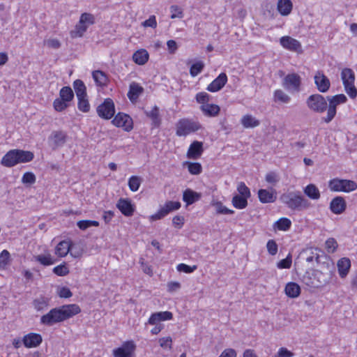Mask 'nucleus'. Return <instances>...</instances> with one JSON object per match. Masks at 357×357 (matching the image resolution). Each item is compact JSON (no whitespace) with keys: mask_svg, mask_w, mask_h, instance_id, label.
I'll list each match as a JSON object with an SVG mask.
<instances>
[{"mask_svg":"<svg viewBox=\"0 0 357 357\" xmlns=\"http://www.w3.org/2000/svg\"><path fill=\"white\" fill-rule=\"evenodd\" d=\"M79 312H81V309L77 304L63 305L52 308L48 313L43 315L40 318V324L51 326L67 320Z\"/></svg>","mask_w":357,"mask_h":357,"instance_id":"1","label":"nucleus"},{"mask_svg":"<svg viewBox=\"0 0 357 357\" xmlns=\"http://www.w3.org/2000/svg\"><path fill=\"white\" fill-rule=\"evenodd\" d=\"M334 271L335 266L333 264L329 261H323L321 269L313 271V275L316 280L311 282L309 281V279H305L307 280L306 285L312 288L324 287L331 282L334 275Z\"/></svg>","mask_w":357,"mask_h":357,"instance_id":"2","label":"nucleus"},{"mask_svg":"<svg viewBox=\"0 0 357 357\" xmlns=\"http://www.w3.org/2000/svg\"><path fill=\"white\" fill-rule=\"evenodd\" d=\"M280 200L289 208L294 211L307 209L311 206L310 202L298 191L284 193L280 196Z\"/></svg>","mask_w":357,"mask_h":357,"instance_id":"3","label":"nucleus"},{"mask_svg":"<svg viewBox=\"0 0 357 357\" xmlns=\"http://www.w3.org/2000/svg\"><path fill=\"white\" fill-rule=\"evenodd\" d=\"M328 103L327 114L326 116L321 118V121L326 123H329L333 121L337 114V107L340 105L345 103L347 100V98L344 94H337L333 96H326Z\"/></svg>","mask_w":357,"mask_h":357,"instance_id":"4","label":"nucleus"},{"mask_svg":"<svg viewBox=\"0 0 357 357\" xmlns=\"http://www.w3.org/2000/svg\"><path fill=\"white\" fill-rule=\"evenodd\" d=\"M176 135L178 137L187 136L202 128V125L198 122L190 119H181L176 124Z\"/></svg>","mask_w":357,"mask_h":357,"instance_id":"5","label":"nucleus"},{"mask_svg":"<svg viewBox=\"0 0 357 357\" xmlns=\"http://www.w3.org/2000/svg\"><path fill=\"white\" fill-rule=\"evenodd\" d=\"M305 104L310 111L318 114L324 113L328 107L326 98L319 93H314L308 96Z\"/></svg>","mask_w":357,"mask_h":357,"instance_id":"6","label":"nucleus"},{"mask_svg":"<svg viewBox=\"0 0 357 357\" xmlns=\"http://www.w3.org/2000/svg\"><path fill=\"white\" fill-rule=\"evenodd\" d=\"M74 98V93L70 86H63L59 91V98L53 102L54 108L57 112H62L69 107V102Z\"/></svg>","mask_w":357,"mask_h":357,"instance_id":"7","label":"nucleus"},{"mask_svg":"<svg viewBox=\"0 0 357 357\" xmlns=\"http://www.w3.org/2000/svg\"><path fill=\"white\" fill-rule=\"evenodd\" d=\"M328 188L333 192H350L357 189V183L352 180L335 178L329 181Z\"/></svg>","mask_w":357,"mask_h":357,"instance_id":"8","label":"nucleus"},{"mask_svg":"<svg viewBox=\"0 0 357 357\" xmlns=\"http://www.w3.org/2000/svg\"><path fill=\"white\" fill-rule=\"evenodd\" d=\"M181 206L179 202L167 201L165 202L164 206H161L160 208L155 213L151 215L149 217L150 220L156 221L162 219L169 213L178 210Z\"/></svg>","mask_w":357,"mask_h":357,"instance_id":"9","label":"nucleus"},{"mask_svg":"<svg viewBox=\"0 0 357 357\" xmlns=\"http://www.w3.org/2000/svg\"><path fill=\"white\" fill-rule=\"evenodd\" d=\"M98 115L103 119H110L113 117L115 113V106L114 101L111 98H106L97 109Z\"/></svg>","mask_w":357,"mask_h":357,"instance_id":"10","label":"nucleus"},{"mask_svg":"<svg viewBox=\"0 0 357 357\" xmlns=\"http://www.w3.org/2000/svg\"><path fill=\"white\" fill-rule=\"evenodd\" d=\"M112 123L118 128H122L125 131L130 132L133 128L132 118L123 112H119L112 121Z\"/></svg>","mask_w":357,"mask_h":357,"instance_id":"11","label":"nucleus"},{"mask_svg":"<svg viewBox=\"0 0 357 357\" xmlns=\"http://www.w3.org/2000/svg\"><path fill=\"white\" fill-rule=\"evenodd\" d=\"M136 346L132 341L125 342L121 347L113 350L114 357H134Z\"/></svg>","mask_w":357,"mask_h":357,"instance_id":"12","label":"nucleus"},{"mask_svg":"<svg viewBox=\"0 0 357 357\" xmlns=\"http://www.w3.org/2000/svg\"><path fill=\"white\" fill-rule=\"evenodd\" d=\"M301 84V77L296 73L288 74L283 79V86L289 91H298Z\"/></svg>","mask_w":357,"mask_h":357,"instance_id":"13","label":"nucleus"},{"mask_svg":"<svg viewBox=\"0 0 357 357\" xmlns=\"http://www.w3.org/2000/svg\"><path fill=\"white\" fill-rule=\"evenodd\" d=\"M116 206L121 213L126 217L132 216L135 210V205L128 198H120Z\"/></svg>","mask_w":357,"mask_h":357,"instance_id":"14","label":"nucleus"},{"mask_svg":"<svg viewBox=\"0 0 357 357\" xmlns=\"http://www.w3.org/2000/svg\"><path fill=\"white\" fill-rule=\"evenodd\" d=\"M314 84L320 93H326L331 86L329 79L321 71H317L314 77Z\"/></svg>","mask_w":357,"mask_h":357,"instance_id":"15","label":"nucleus"},{"mask_svg":"<svg viewBox=\"0 0 357 357\" xmlns=\"http://www.w3.org/2000/svg\"><path fill=\"white\" fill-rule=\"evenodd\" d=\"M67 139V134L63 130L53 131L49 137V141L52 142V147L56 149L63 146Z\"/></svg>","mask_w":357,"mask_h":357,"instance_id":"16","label":"nucleus"},{"mask_svg":"<svg viewBox=\"0 0 357 357\" xmlns=\"http://www.w3.org/2000/svg\"><path fill=\"white\" fill-rule=\"evenodd\" d=\"M329 208L333 213L336 215L344 213L347 208V202L344 198L341 196L334 197L330 202Z\"/></svg>","mask_w":357,"mask_h":357,"instance_id":"17","label":"nucleus"},{"mask_svg":"<svg viewBox=\"0 0 357 357\" xmlns=\"http://www.w3.org/2000/svg\"><path fill=\"white\" fill-rule=\"evenodd\" d=\"M42 342V336L39 333H30L24 335L22 338L23 344L26 348L37 347Z\"/></svg>","mask_w":357,"mask_h":357,"instance_id":"18","label":"nucleus"},{"mask_svg":"<svg viewBox=\"0 0 357 357\" xmlns=\"http://www.w3.org/2000/svg\"><path fill=\"white\" fill-rule=\"evenodd\" d=\"M227 82V76L226 73H222L208 85L206 89L210 92H217L225 86Z\"/></svg>","mask_w":357,"mask_h":357,"instance_id":"19","label":"nucleus"},{"mask_svg":"<svg viewBox=\"0 0 357 357\" xmlns=\"http://www.w3.org/2000/svg\"><path fill=\"white\" fill-rule=\"evenodd\" d=\"M203 151V143L199 141H194L188 148L187 157L190 159L196 160L201 156Z\"/></svg>","mask_w":357,"mask_h":357,"instance_id":"20","label":"nucleus"},{"mask_svg":"<svg viewBox=\"0 0 357 357\" xmlns=\"http://www.w3.org/2000/svg\"><path fill=\"white\" fill-rule=\"evenodd\" d=\"M73 243L71 241H61L55 248V254L59 257H66L73 250Z\"/></svg>","mask_w":357,"mask_h":357,"instance_id":"21","label":"nucleus"},{"mask_svg":"<svg viewBox=\"0 0 357 357\" xmlns=\"http://www.w3.org/2000/svg\"><path fill=\"white\" fill-rule=\"evenodd\" d=\"M258 197L263 204L273 203L277 199L275 190L273 188L271 191L265 189L259 190Z\"/></svg>","mask_w":357,"mask_h":357,"instance_id":"22","label":"nucleus"},{"mask_svg":"<svg viewBox=\"0 0 357 357\" xmlns=\"http://www.w3.org/2000/svg\"><path fill=\"white\" fill-rule=\"evenodd\" d=\"M280 42L283 47L291 51L296 52L301 48L300 42L290 36H282Z\"/></svg>","mask_w":357,"mask_h":357,"instance_id":"23","label":"nucleus"},{"mask_svg":"<svg viewBox=\"0 0 357 357\" xmlns=\"http://www.w3.org/2000/svg\"><path fill=\"white\" fill-rule=\"evenodd\" d=\"M173 317V314L169 311L158 312L153 313L149 319L148 323L151 325H155L161 321L170 320Z\"/></svg>","mask_w":357,"mask_h":357,"instance_id":"24","label":"nucleus"},{"mask_svg":"<svg viewBox=\"0 0 357 357\" xmlns=\"http://www.w3.org/2000/svg\"><path fill=\"white\" fill-rule=\"evenodd\" d=\"M17 164L15 149L8 151L1 160V165L6 167H13Z\"/></svg>","mask_w":357,"mask_h":357,"instance_id":"25","label":"nucleus"},{"mask_svg":"<svg viewBox=\"0 0 357 357\" xmlns=\"http://www.w3.org/2000/svg\"><path fill=\"white\" fill-rule=\"evenodd\" d=\"M202 197V194L197 192L192 189L188 188L183 192V200L187 206L191 205L199 201Z\"/></svg>","mask_w":357,"mask_h":357,"instance_id":"26","label":"nucleus"},{"mask_svg":"<svg viewBox=\"0 0 357 357\" xmlns=\"http://www.w3.org/2000/svg\"><path fill=\"white\" fill-rule=\"evenodd\" d=\"M337 266L340 278H344L349 272L351 261L347 257L341 258L337 261Z\"/></svg>","mask_w":357,"mask_h":357,"instance_id":"27","label":"nucleus"},{"mask_svg":"<svg viewBox=\"0 0 357 357\" xmlns=\"http://www.w3.org/2000/svg\"><path fill=\"white\" fill-rule=\"evenodd\" d=\"M144 92V88L136 82H132L129 86L128 97L130 101H136Z\"/></svg>","mask_w":357,"mask_h":357,"instance_id":"28","label":"nucleus"},{"mask_svg":"<svg viewBox=\"0 0 357 357\" xmlns=\"http://www.w3.org/2000/svg\"><path fill=\"white\" fill-rule=\"evenodd\" d=\"M147 117L152 121V125L155 128H159L161 124V118L160 116L159 107L155 105L150 111H145Z\"/></svg>","mask_w":357,"mask_h":357,"instance_id":"29","label":"nucleus"},{"mask_svg":"<svg viewBox=\"0 0 357 357\" xmlns=\"http://www.w3.org/2000/svg\"><path fill=\"white\" fill-rule=\"evenodd\" d=\"M200 109L202 111L205 116L213 117L218 115L220 111V107L218 105L215 104H206L202 105L200 107Z\"/></svg>","mask_w":357,"mask_h":357,"instance_id":"30","label":"nucleus"},{"mask_svg":"<svg viewBox=\"0 0 357 357\" xmlns=\"http://www.w3.org/2000/svg\"><path fill=\"white\" fill-rule=\"evenodd\" d=\"M15 153L18 164L31 162L34 158L33 153L29 151L15 149Z\"/></svg>","mask_w":357,"mask_h":357,"instance_id":"31","label":"nucleus"},{"mask_svg":"<svg viewBox=\"0 0 357 357\" xmlns=\"http://www.w3.org/2000/svg\"><path fill=\"white\" fill-rule=\"evenodd\" d=\"M285 294L289 298H297L301 294L300 286L294 282H289L286 284Z\"/></svg>","mask_w":357,"mask_h":357,"instance_id":"32","label":"nucleus"},{"mask_svg":"<svg viewBox=\"0 0 357 357\" xmlns=\"http://www.w3.org/2000/svg\"><path fill=\"white\" fill-rule=\"evenodd\" d=\"M149 58L148 52L144 49L136 51L132 55L134 62L138 65L145 64Z\"/></svg>","mask_w":357,"mask_h":357,"instance_id":"33","label":"nucleus"},{"mask_svg":"<svg viewBox=\"0 0 357 357\" xmlns=\"http://www.w3.org/2000/svg\"><path fill=\"white\" fill-rule=\"evenodd\" d=\"M293 7L291 0H279L277 8L278 12L283 16H287L291 12Z\"/></svg>","mask_w":357,"mask_h":357,"instance_id":"34","label":"nucleus"},{"mask_svg":"<svg viewBox=\"0 0 357 357\" xmlns=\"http://www.w3.org/2000/svg\"><path fill=\"white\" fill-rule=\"evenodd\" d=\"M305 195L311 199L317 200L320 198V192L318 188L312 183L308 184L303 189Z\"/></svg>","mask_w":357,"mask_h":357,"instance_id":"35","label":"nucleus"},{"mask_svg":"<svg viewBox=\"0 0 357 357\" xmlns=\"http://www.w3.org/2000/svg\"><path fill=\"white\" fill-rule=\"evenodd\" d=\"M92 77L97 86H105L107 85L108 78L103 71L99 70H94L92 73Z\"/></svg>","mask_w":357,"mask_h":357,"instance_id":"36","label":"nucleus"},{"mask_svg":"<svg viewBox=\"0 0 357 357\" xmlns=\"http://www.w3.org/2000/svg\"><path fill=\"white\" fill-rule=\"evenodd\" d=\"M241 122L243 126L245 128H255L260 124V121L250 114L243 116Z\"/></svg>","mask_w":357,"mask_h":357,"instance_id":"37","label":"nucleus"},{"mask_svg":"<svg viewBox=\"0 0 357 357\" xmlns=\"http://www.w3.org/2000/svg\"><path fill=\"white\" fill-rule=\"evenodd\" d=\"M73 88L75 89L77 98L87 97L86 87L81 79H76L73 82Z\"/></svg>","mask_w":357,"mask_h":357,"instance_id":"38","label":"nucleus"},{"mask_svg":"<svg viewBox=\"0 0 357 357\" xmlns=\"http://www.w3.org/2000/svg\"><path fill=\"white\" fill-rule=\"evenodd\" d=\"M291 226V220L287 218H281L273 225V228L280 231H287Z\"/></svg>","mask_w":357,"mask_h":357,"instance_id":"39","label":"nucleus"},{"mask_svg":"<svg viewBox=\"0 0 357 357\" xmlns=\"http://www.w3.org/2000/svg\"><path fill=\"white\" fill-rule=\"evenodd\" d=\"M341 78L343 85H346L347 83H354L355 75L351 69L346 68L342 70Z\"/></svg>","mask_w":357,"mask_h":357,"instance_id":"40","label":"nucleus"},{"mask_svg":"<svg viewBox=\"0 0 357 357\" xmlns=\"http://www.w3.org/2000/svg\"><path fill=\"white\" fill-rule=\"evenodd\" d=\"M232 205L237 209H243L248 206V198L235 195L232 197Z\"/></svg>","mask_w":357,"mask_h":357,"instance_id":"41","label":"nucleus"},{"mask_svg":"<svg viewBox=\"0 0 357 357\" xmlns=\"http://www.w3.org/2000/svg\"><path fill=\"white\" fill-rule=\"evenodd\" d=\"M211 204L215 207L216 213L218 214L231 215L234 213V211L233 210L227 208L220 201L213 200Z\"/></svg>","mask_w":357,"mask_h":357,"instance_id":"42","label":"nucleus"},{"mask_svg":"<svg viewBox=\"0 0 357 357\" xmlns=\"http://www.w3.org/2000/svg\"><path fill=\"white\" fill-rule=\"evenodd\" d=\"M34 259L35 261L45 266L54 264L56 261L55 259H52L50 254H47L46 255H39L34 256Z\"/></svg>","mask_w":357,"mask_h":357,"instance_id":"43","label":"nucleus"},{"mask_svg":"<svg viewBox=\"0 0 357 357\" xmlns=\"http://www.w3.org/2000/svg\"><path fill=\"white\" fill-rule=\"evenodd\" d=\"M87 29L88 26L86 24H81L79 22V23L75 26V29L70 31V36L73 38L82 37L84 35V33L86 31Z\"/></svg>","mask_w":357,"mask_h":357,"instance_id":"44","label":"nucleus"},{"mask_svg":"<svg viewBox=\"0 0 357 357\" xmlns=\"http://www.w3.org/2000/svg\"><path fill=\"white\" fill-rule=\"evenodd\" d=\"M99 222L96 220H82L77 222V225L81 230H86L91 227H98Z\"/></svg>","mask_w":357,"mask_h":357,"instance_id":"45","label":"nucleus"},{"mask_svg":"<svg viewBox=\"0 0 357 357\" xmlns=\"http://www.w3.org/2000/svg\"><path fill=\"white\" fill-rule=\"evenodd\" d=\"M204 68V63L202 61H197L192 64L190 68V74L192 77H196L202 73Z\"/></svg>","mask_w":357,"mask_h":357,"instance_id":"46","label":"nucleus"},{"mask_svg":"<svg viewBox=\"0 0 357 357\" xmlns=\"http://www.w3.org/2000/svg\"><path fill=\"white\" fill-rule=\"evenodd\" d=\"M33 306L37 311H42L47 308L48 302L44 297L34 299L33 301Z\"/></svg>","mask_w":357,"mask_h":357,"instance_id":"47","label":"nucleus"},{"mask_svg":"<svg viewBox=\"0 0 357 357\" xmlns=\"http://www.w3.org/2000/svg\"><path fill=\"white\" fill-rule=\"evenodd\" d=\"M10 255L7 250H3L0 253V268L4 269L10 263Z\"/></svg>","mask_w":357,"mask_h":357,"instance_id":"48","label":"nucleus"},{"mask_svg":"<svg viewBox=\"0 0 357 357\" xmlns=\"http://www.w3.org/2000/svg\"><path fill=\"white\" fill-rule=\"evenodd\" d=\"M188 169L191 174L198 175L202 172V167L199 162H187Z\"/></svg>","mask_w":357,"mask_h":357,"instance_id":"49","label":"nucleus"},{"mask_svg":"<svg viewBox=\"0 0 357 357\" xmlns=\"http://www.w3.org/2000/svg\"><path fill=\"white\" fill-rule=\"evenodd\" d=\"M141 184V181L139 177L137 176H132L128 179V186L131 191L136 192L139 190Z\"/></svg>","mask_w":357,"mask_h":357,"instance_id":"50","label":"nucleus"},{"mask_svg":"<svg viewBox=\"0 0 357 357\" xmlns=\"http://www.w3.org/2000/svg\"><path fill=\"white\" fill-rule=\"evenodd\" d=\"M78 103L77 107L82 112H88L90 110V105L87 97L77 98Z\"/></svg>","mask_w":357,"mask_h":357,"instance_id":"51","label":"nucleus"},{"mask_svg":"<svg viewBox=\"0 0 357 357\" xmlns=\"http://www.w3.org/2000/svg\"><path fill=\"white\" fill-rule=\"evenodd\" d=\"M237 191L238 192V196H242L248 199L250 198L251 196L250 189L246 186V185L243 182H240L238 184Z\"/></svg>","mask_w":357,"mask_h":357,"instance_id":"52","label":"nucleus"},{"mask_svg":"<svg viewBox=\"0 0 357 357\" xmlns=\"http://www.w3.org/2000/svg\"><path fill=\"white\" fill-rule=\"evenodd\" d=\"M53 273L59 276H65L69 273V269L64 262L62 264L55 266L53 268Z\"/></svg>","mask_w":357,"mask_h":357,"instance_id":"53","label":"nucleus"},{"mask_svg":"<svg viewBox=\"0 0 357 357\" xmlns=\"http://www.w3.org/2000/svg\"><path fill=\"white\" fill-rule=\"evenodd\" d=\"M79 22L81 24H86L87 26L93 24L95 22L94 16L91 13H82L79 18Z\"/></svg>","mask_w":357,"mask_h":357,"instance_id":"54","label":"nucleus"},{"mask_svg":"<svg viewBox=\"0 0 357 357\" xmlns=\"http://www.w3.org/2000/svg\"><path fill=\"white\" fill-rule=\"evenodd\" d=\"M292 257L289 253L286 258L279 261L277 264V267L280 269L289 268L291 266Z\"/></svg>","mask_w":357,"mask_h":357,"instance_id":"55","label":"nucleus"},{"mask_svg":"<svg viewBox=\"0 0 357 357\" xmlns=\"http://www.w3.org/2000/svg\"><path fill=\"white\" fill-rule=\"evenodd\" d=\"M325 244L326 249L328 253H334L338 246L337 241L333 238H329Z\"/></svg>","mask_w":357,"mask_h":357,"instance_id":"56","label":"nucleus"},{"mask_svg":"<svg viewBox=\"0 0 357 357\" xmlns=\"http://www.w3.org/2000/svg\"><path fill=\"white\" fill-rule=\"evenodd\" d=\"M36 180V176L33 173L27 172H25L22 178V182L24 184L32 185L35 183Z\"/></svg>","mask_w":357,"mask_h":357,"instance_id":"57","label":"nucleus"},{"mask_svg":"<svg viewBox=\"0 0 357 357\" xmlns=\"http://www.w3.org/2000/svg\"><path fill=\"white\" fill-rule=\"evenodd\" d=\"M344 90L348 96L354 99L357 96V89L354 86V83H347L344 85Z\"/></svg>","mask_w":357,"mask_h":357,"instance_id":"58","label":"nucleus"},{"mask_svg":"<svg viewBox=\"0 0 357 357\" xmlns=\"http://www.w3.org/2000/svg\"><path fill=\"white\" fill-rule=\"evenodd\" d=\"M275 100L284 103H287L290 100V97L282 90H276L274 93Z\"/></svg>","mask_w":357,"mask_h":357,"instance_id":"59","label":"nucleus"},{"mask_svg":"<svg viewBox=\"0 0 357 357\" xmlns=\"http://www.w3.org/2000/svg\"><path fill=\"white\" fill-rule=\"evenodd\" d=\"M170 12L172 13V19L182 18L183 17L182 9L176 5H172L170 6Z\"/></svg>","mask_w":357,"mask_h":357,"instance_id":"60","label":"nucleus"},{"mask_svg":"<svg viewBox=\"0 0 357 357\" xmlns=\"http://www.w3.org/2000/svg\"><path fill=\"white\" fill-rule=\"evenodd\" d=\"M195 99L198 103L206 105L210 100V96L206 92H199L197 93Z\"/></svg>","mask_w":357,"mask_h":357,"instance_id":"61","label":"nucleus"},{"mask_svg":"<svg viewBox=\"0 0 357 357\" xmlns=\"http://www.w3.org/2000/svg\"><path fill=\"white\" fill-rule=\"evenodd\" d=\"M197 268V266H189L185 264H179L177 266V270L179 272H183L185 273H191Z\"/></svg>","mask_w":357,"mask_h":357,"instance_id":"62","label":"nucleus"},{"mask_svg":"<svg viewBox=\"0 0 357 357\" xmlns=\"http://www.w3.org/2000/svg\"><path fill=\"white\" fill-rule=\"evenodd\" d=\"M266 248L271 255H275L278 252V245L274 240H269L267 242Z\"/></svg>","mask_w":357,"mask_h":357,"instance_id":"63","label":"nucleus"},{"mask_svg":"<svg viewBox=\"0 0 357 357\" xmlns=\"http://www.w3.org/2000/svg\"><path fill=\"white\" fill-rule=\"evenodd\" d=\"M265 180L268 183L275 184L279 181L280 178L275 172H270L266 175Z\"/></svg>","mask_w":357,"mask_h":357,"instance_id":"64","label":"nucleus"}]
</instances>
